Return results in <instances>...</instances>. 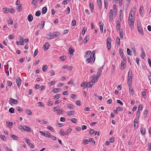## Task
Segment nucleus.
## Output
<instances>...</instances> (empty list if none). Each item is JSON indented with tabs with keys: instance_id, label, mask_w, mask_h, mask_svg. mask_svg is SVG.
I'll list each match as a JSON object with an SVG mask.
<instances>
[{
	"instance_id": "1",
	"label": "nucleus",
	"mask_w": 151,
	"mask_h": 151,
	"mask_svg": "<svg viewBox=\"0 0 151 151\" xmlns=\"http://www.w3.org/2000/svg\"><path fill=\"white\" fill-rule=\"evenodd\" d=\"M95 52L93 51L90 55V58H87L86 59V62L88 63H91L92 61L93 63L95 59Z\"/></svg>"
},
{
	"instance_id": "2",
	"label": "nucleus",
	"mask_w": 151,
	"mask_h": 151,
	"mask_svg": "<svg viewBox=\"0 0 151 151\" xmlns=\"http://www.w3.org/2000/svg\"><path fill=\"white\" fill-rule=\"evenodd\" d=\"M132 71L129 70L128 72L127 78V84H132Z\"/></svg>"
},
{
	"instance_id": "3",
	"label": "nucleus",
	"mask_w": 151,
	"mask_h": 151,
	"mask_svg": "<svg viewBox=\"0 0 151 151\" xmlns=\"http://www.w3.org/2000/svg\"><path fill=\"white\" fill-rule=\"evenodd\" d=\"M134 19L131 18L130 19H129V25L131 29H133L134 28Z\"/></svg>"
},
{
	"instance_id": "4",
	"label": "nucleus",
	"mask_w": 151,
	"mask_h": 151,
	"mask_svg": "<svg viewBox=\"0 0 151 151\" xmlns=\"http://www.w3.org/2000/svg\"><path fill=\"white\" fill-rule=\"evenodd\" d=\"M107 46L108 50H109L111 47V40L109 37H108L107 39Z\"/></svg>"
},
{
	"instance_id": "5",
	"label": "nucleus",
	"mask_w": 151,
	"mask_h": 151,
	"mask_svg": "<svg viewBox=\"0 0 151 151\" xmlns=\"http://www.w3.org/2000/svg\"><path fill=\"white\" fill-rule=\"evenodd\" d=\"M135 11H132V9L130 12L129 14V19H130L131 18L132 19H134V16L135 15Z\"/></svg>"
},
{
	"instance_id": "6",
	"label": "nucleus",
	"mask_w": 151,
	"mask_h": 151,
	"mask_svg": "<svg viewBox=\"0 0 151 151\" xmlns=\"http://www.w3.org/2000/svg\"><path fill=\"white\" fill-rule=\"evenodd\" d=\"M9 103L10 104H11L12 103H13L14 104H17L18 103V102L17 100L12 98H10L9 101Z\"/></svg>"
},
{
	"instance_id": "7",
	"label": "nucleus",
	"mask_w": 151,
	"mask_h": 151,
	"mask_svg": "<svg viewBox=\"0 0 151 151\" xmlns=\"http://www.w3.org/2000/svg\"><path fill=\"white\" fill-rule=\"evenodd\" d=\"M39 132L42 135L45 136L49 138L50 137V134L48 132H44L42 131H40Z\"/></svg>"
},
{
	"instance_id": "8",
	"label": "nucleus",
	"mask_w": 151,
	"mask_h": 151,
	"mask_svg": "<svg viewBox=\"0 0 151 151\" xmlns=\"http://www.w3.org/2000/svg\"><path fill=\"white\" fill-rule=\"evenodd\" d=\"M109 18L110 21H112L113 19V11L112 9L110 10L109 13Z\"/></svg>"
},
{
	"instance_id": "9",
	"label": "nucleus",
	"mask_w": 151,
	"mask_h": 151,
	"mask_svg": "<svg viewBox=\"0 0 151 151\" xmlns=\"http://www.w3.org/2000/svg\"><path fill=\"white\" fill-rule=\"evenodd\" d=\"M91 78L92 79V80L95 82L98 81L99 77L96 75H93L91 76Z\"/></svg>"
},
{
	"instance_id": "10",
	"label": "nucleus",
	"mask_w": 151,
	"mask_h": 151,
	"mask_svg": "<svg viewBox=\"0 0 151 151\" xmlns=\"http://www.w3.org/2000/svg\"><path fill=\"white\" fill-rule=\"evenodd\" d=\"M23 127H24V132L26 131L28 132H30L32 131L31 129L29 127L26 126H24Z\"/></svg>"
},
{
	"instance_id": "11",
	"label": "nucleus",
	"mask_w": 151,
	"mask_h": 151,
	"mask_svg": "<svg viewBox=\"0 0 151 151\" xmlns=\"http://www.w3.org/2000/svg\"><path fill=\"white\" fill-rule=\"evenodd\" d=\"M129 87V92L130 93L131 95H132L134 94V91L133 90V88H132L131 85L132 84H130V85L129 84H127Z\"/></svg>"
},
{
	"instance_id": "12",
	"label": "nucleus",
	"mask_w": 151,
	"mask_h": 151,
	"mask_svg": "<svg viewBox=\"0 0 151 151\" xmlns=\"http://www.w3.org/2000/svg\"><path fill=\"white\" fill-rule=\"evenodd\" d=\"M52 34L53 36V38L57 37L60 35V33L58 32H54L53 33H52Z\"/></svg>"
},
{
	"instance_id": "13",
	"label": "nucleus",
	"mask_w": 151,
	"mask_h": 151,
	"mask_svg": "<svg viewBox=\"0 0 151 151\" xmlns=\"http://www.w3.org/2000/svg\"><path fill=\"white\" fill-rule=\"evenodd\" d=\"M126 66V62L125 61H122L121 65V70H123Z\"/></svg>"
},
{
	"instance_id": "14",
	"label": "nucleus",
	"mask_w": 151,
	"mask_h": 151,
	"mask_svg": "<svg viewBox=\"0 0 151 151\" xmlns=\"http://www.w3.org/2000/svg\"><path fill=\"white\" fill-rule=\"evenodd\" d=\"M103 66H102L97 71V75L98 76H100L102 73V70L103 69Z\"/></svg>"
},
{
	"instance_id": "15",
	"label": "nucleus",
	"mask_w": 151,
	"mask_h": 151,
	"mask_svg": "<svg viewBox=\"0 0 151 151\" xmlns=\"http://www.w3.org/2000/svg\"><path fill=\"white\" fill-rule=\"evenodd\" d=\"M139 13L141 15V16L143 17V12H144V8L142 6H140V7L139 10Z\"/></svg>"
},
{
	"instance_id": "16",
	"label": "nucleus",
	"mask_w": 151,
	"mask_h": 151,
	"mask_svg": "<svg viewBox=\"0 0 151 151\" xmlns=\"http://www.w3.org/2000/svg\"><path fill=\"white\" fill-rule=\"evenodd\" d=\"M16 83L18 87H19L21 83V81L20 78H18L17 79Z\"/></svg>"
},
{
	"instance_id": "17",
	"label": "nucleus",
	"mask_w": 151,
	"mask_h": 151,
	"mask_svg": "<svg viewBox=\"0 0 151 151\" xmlns=\"http://www.w3.org/2000/svg\"><path fill=\"white\" fill-rule=\"evenodd\" d=\"M50 45L49 44L47 43H45L44 45V50L45 51L47 50L49 47Z\"/></svg>"
},
{
	"instance_id": "18",
	"label": "nucleus",
	"mask_w": 151,
	"mask_h": 151,
	"mask_svg": "<svg viewBox=\"0 0 151 151\" xmlns=\"http://www.w3.org/2000/svg\"><path fill=\"white\" fill-rule=\"evenodd\" d=\"M89 6L91 8V12H93V2L92 1L90 2L89 3Z\"/></svg>"
},
{
	"instance_id": "19",
	"label": "nucleus",
	"mask_w": 151,
	"mask_h": 151,
	"mask_svg": "<svg viewBox=\"0 0 151 151\" xmlns=\"http://www.w3.org/2000/svg\"><path fill=\"white\" fill-rule=\"evenodd\" d=\"M27 19L28 21L30 22L32 21L33 19V17L32 14L29 15L27 17Z\"/></svg>"
},
{
	"instance_id": "20",
	"label": "nucleus",
	"mask_w": 151,
	"mask_h": 151,
	"mask_svg": "<svg viewBox=\"0 0 151 151\" xmlns=\"http://www.w3.org/2000/svg\"><path fill=\"white\" fill-rule=\"evenodd\" d=\"M74 51V50L72 47H70L69 50V53L70 55H73V52Z\"/></svg>"
},
{
	"instance_id": "21",
	"label": "nucleus",
	"mask_w": 151,
	"mask_h": 151,
	"mask_svg": "<svg viewBox=\"0 0 151 151\" xmlns=\"http://www.w3.org/2000/svg\"><path fill=\"white\" fill-rule=\"evenodd\" d=\"M47 38L48 39H51L53 38L52 33H50L49 34L47 35Z\"/></svg>"
},
{
	"instance_id": "22",
	"label": "nucleus",
	"mask_w": 151,
	"mask_h": 151,
	"mask_svg": "<svg viewBox=\"0 0 151 151\" xmlns=\"http://www.w3.org/2000/svg\"><path fill=\"white\" fill-rule=\"evenodd\" d=\"M95 83V82L92 80H91V81L89 82L88 83V86H89V87H91L92 86V85H93Z\"/></svg>"
},
{
	"instance_id": "23",
	"label": "nucleus",
	"mask_w": 151,
	"mask_h": 151,
	"mask_svg": "<svg viewBox=\"0 0 151 151\" xmlns=\"http://www.w3.org/2000/svg\"><path fill=\"white\" fill-rule=\"evenodd\" d=\"M120 22L118 20L116 21V29L119 30H120Z\"/></svg>"
},
{
	"instance_id": "24",
	"label": "nucleus",
	"mask_w": 151,
	"mask_h": 151,
	"mask_svg": "<svg viewBox=\"0 0 151 151\" xmlns=\"http://www.w3.org/2000/svg\"><path fill=\"white\" fill-rule=\"evenodd\" d=\"M137 27L138 31L141 35H142L143 34V32L142 27L140 26H138Z\"/></svg>"
},
{
	"instance_id": "25",
	"label": "nucleus",
	"mask_w": 151,
	"mask_h": 151,
	"mask_svg": "<svg viewBox=\"0 0 151 151\" xmlns=\"http://www.w3.org/2000/svg\"><path fill=\"white\" fill-rule=\"evenodd\" d=\"M140 131L142 135H144L145 134V129L144 128H141L140 129Z\"/></svg>"
},
{
	"instance_id": "26",
	"label": "nucleus",
	"mask_w": 151,
	"mask_h": 151,
	"mask_svg": "<svg viewBox=\"0 0 151 151\" xmlns=\"http://www.w3.org/2000/svg\"><path fill=\"white\" fill-rule=\"evenodd\" d=\"M72 130V129L71 128H69L65 132V135H68V134L70 133L71 131Z\"/></svg>"
},
{
	"instance_id": "27",
	"label": "nucleus",
	"mask_w": 151,
	"mask_h": 151,
	"mask_svg": "<svg viewBox=\"0 0 151 151\" xmlns=\"http://www.w3.org/2000/svg\"><path fill=\"white\" fill-rule=\"evenodd\" d=\"M142 53H141V55H140L141 57L143 59H144V57L145 56V52H144V51H143V49H142Z\"/></svg>"
},
{
	"instance_id": "28",
	"label": "nucleus",
	"mask_w": 151,
	"mask_h": 151,
	"mask_svg": "<svg viewBox=\"0 0 151 151\" xmlns=\"http://www.w3.org/2000/svg\"><path fill=\"white\" fill-rule=\"evenodd\" d=\"M48 68L47 66V65H45L42 67V70L43 71L46 72Z\"/></svg>"
},
{
	"instance_id": "29",
	"label": "nucleus",
	"mask_w": 151,
	"mask_h": 151,
	"mask_svg": "<svg viewBox=\"0 0 151 151\" xmlns=\"http://www.w3.org/2000/svg\"><path fill=\"white\" fill-rule=\"evenodd\" d=\"M91 53V51H86L85 52V57L86 58L88 57L90 54Z\"/></svg>"
},
{
	"instance_id": "30",
	"label": "nucleus",
	"mask_w": 151,
	"mask_h": 151,
	"mask_svg": "<svg viewBox=\"0 0 151 151\" xmlns=\"http://www.w3.org/2000/svg\"><path fill=\"white\" fill-rule=\"evenodd\" d=\"M40 28L41 29H42L43 27H44L45 25V22L43 20H42L41 22V23L40 24Z\"/></svg>"
},
{
	"instance_id": "31",
	"label": "nucleus",
	"mask_w": 151,
	"mask_h": 151,
	"mask_svg": "<svg viewBox=\"0 0 151 151\" xmlns=\"http://www.w3.org/2000/svg\"><path fill=\"white\" fill-rule=\"evenodd\" d=\"M0 137L2 140L4 141H5L6 140V138L4 135H0Z\"/></svg>"
},
{
	"instance_id": "32",
	"label": "nucleus",
	"mask_w": 151,
	"mask_h": 151,
	"mask_svg": "<svg viewBox=\"0 0 151 151\" xmlns=\"http://www.w3.org/2000/svg\"><path fill=\"white\" fill-rule=\"evenodd\" d=\"M47 9L46 7H44L42 9V13L43 14L46 13L47 11Z\"/></svg>"
},
{
	"instance_id": "33",
	"label": "nucleus",
	"mask_w": 151,
	"mask_h": 151,
	"mask_svg": "<svg viewBox=\"0 0 151 151\" xmlns=\"http://www.w3.org/2000/svg\"><path fill=\"white\" fill-rule=\"evenodd\" d=\"M60 89L57 88H55L53 89L52 92L54 93H56L57 92H60Z\"/></svg>"
},
{
	"instance_id": "34",
	"label": "nucleus",
	"mask_w": 151,
	"mask_h": 151,
	"mask_svg": "<svg viewBox=\"0 0 151 151\" xmlns=\"http://www.w3.org/2000/svg\"><path fill=\"white\" fill-rule=\"evenodd\" d=\"M134 126L135 128H137L138 127V124L137 122V120L135 119L134 120Z\"/></svg>"
},
{
	"instance_id": "35",
	"label": "nucleus",
	"mask_w": 151,
	"mask_h": 151,
	"mask_svg": "<svg viewBox=\"0 0 151 151\" xmlns=\"http://www.w3.org/2000/svg\"><path fill=\"white\" fill-rule=\"evenodd\" d=\"M60 134L62 136H64L65 135V132L62 129H61L59 131Z\"/></svg>"
},
{
	"instance_id": "36",
	"label": "nucleus",
	"mask_w": 151,
	"mask_h": 151,
	"mask_svg": "<svg viewBox=\"0 0 151 151\" xmlns=\"http://www.w3.org/2000/svg\"><path fill=\"white\" fill-rule=\"evenodd\" d=\"M17 10L18 12H20L22 10V7L21 6V4H20L19 6H18L17 7Z\"/></svg>"
},
{
	"instance_id": "37",
	"label": "nucleus",
	"mask_w": 151,
	"mask_h": 151,
	"mask_svg": "<svg viewBox=\"0 0 151 151\" xmlns=\"http://www.w3.org/2000/svg\"><path fill=\"white\" fill-rule=\"evenodd\" d=\"M10 136L12 138L16 140H17L19 139V137L14 134H12Z\"/></svg>"
},
{
	"instance_id": "38",
	"label": "nucleus",
	"mask_w": 151,
	"mask_h": 151,
	"mask_svg": "<svg viewBox=\"0 0 151 151\" xmlns=\"http://www.w3.org/2000/svg\"><path fill=\"white\" fill-rule=\"evenodd\" d=\"M13 123L12 122H9L7 124V126L9 128H11L13 125Z\"/></svg>"
},
{
	"instance_id": "39",
	"label": "nucleus",
	"mask_w": 151,
	"mask_h": 151,
	"mask_svg": "<svg viewBox=\"0 0 151 151\" xmlns=\"http://www.w3.org/2000/svg\"><path fill=\"white\" fill-rule=\"evenodd\" d=\"M3 12L6 13H8L9 12V9H7L6 8H3Z\"/></svg>"
},
{
	"instance_id": "40",
	"label": "nucleus",
	"mask_w": 151,
	"mask_h": 151,
	"mask_svg": "<svg viewBox=\"0 0 151 151\" xmlns=\"http://www.w3.org/2000/svg\"><path fill=\"white\" fill-rule=\"evenodd\" d=\"M123 31L122 29H121L119 31V36L121 38H122L123 37Z\"/></svg>"
},
{
	"instance_id": "41",
	"label": "nucleus",
	"mask_w": 151,
	"mask_h": 151,
	"mask_svg": "<svg viewBox=\"0 0 151 151\" xmlns=\"http://www.w3.org/2000/svg\"><path fill=\"white\" fill-rule=\"evenodd\" d=\"M9 111L10 113L13 114L14 112V109L13 108H11L9 109Z\"/></svg>"
},
{
	"instance_id": "42",
	"label": "nucleus",
	"mask_w": 151,
	"mask_h": 151,
	"mask_svg": "<svg viewBox=\"0 0 151 151\" xmlns=\"http://www.w3.org/2000/svg\"><path fill=\"white\" fill-rule=\"evenodd\" d=\"M26 113L28 115H31L32 114V112L29 109H26Z\"/></svg>"
},
{
	"instance_id": "43",
	"label": "nucleus",
	"mask_w": 151,
	"mask_h": 151,
	"mask_svg": "<svg viewBox=\"0 0 151 151\" xmlns=\"http://www.w3.org/2000/svg\"><path fill=\"white\" fill-rule=\"evenodd\" d=\"M75 112L73 111H70L68 112V114L69 116H71L74 114Z\"/></svg>"
},
{
	"instance_id": "44",
	"label": "nucleus",
	"mask_w": 151,
	"mask_h": 151,
	"mask_svg": "<svg viewBox=\"0 0 151 151\" xmlns=\"http://www.w3.org/2000/svg\"><path fill=\"white\" fill-rule=\"evenodd\" d=\"M101 22H100V24ZM103 24H100V29L101 30V33L103 32Z\"/></svg>"
},
{
	"instance_id": "45",
	"label": "nucleus",
	"mask_w": 151,
	"mask_h": 151,
	"mask_svg": "<svg viewBox=\"0 0 151 151\" xmlns=\"http://www.w3.org/2000/svg\"><path fill=\"white\" fill-rule=\"evenodd\" d=\"M41 14V12L40 11L38 10L35 13V15L39 17Z\"/></svg>"
},
{
	"instance_id": "46",
	"label": "nucleus",
	"mask_w": 151,
	"mask_h": 151,
	"mask_svg": "<svg viewBox=\"0 0 151 151\" xmlns=\"http://www.w3.org/2000/svg\"><path fill=\"white\" fill-rule=\"evenodd\" d=\"M47 128L50 130L51 131H52V132H54V129H53V127H50V126H47Z\"/></svg>"
},
{
	"instance_id": "47",
	"label": "nucleus",
	"mask_w": 151,
	"mask_h": 151,
	"mask_svg": "<svg viewBox=\"0 0 151 151\" xmlns=\"http://www.w3.org/2000/svg\"><path fill=\"white\" fill-rule=\"evenodd\" d=\"M18 128L21 131L24 132V127H23V126H19L18 127Z\"/></svg>"
},
{
	"instance_id": "48",
	"label": "nucleus",
	"mask_w": 151,
	"mask_h": 151,
	"mask_svg": "<svg viewBox=\"0 0 151 151\" xmlns=\"http://www.w3.org/2000/svg\"><path fill=\"white\" fill-rule=\"evenodd\" d=\"M14 35H9L8 38L9 40L13 39L14 38Z\"/></svg>"
},
{
	"instance_id": "49",
	"label": "nucleus",
	"mask_w": 151,
	"mask_h": 151,
	"mask_svg": "<svg viewBox=\"0 0 151 151\" xmlns=\"http://www.w3.org/2000/svg\"><path fill=\"white\" fill-rule=\"evenodd\" d=\"M116 42L118 45H120V39L118 37L116 38Z\"/></svg>"
},
{
	"instance_id": "50",
	"label": "nucleus",
	"mask_w": 151,
	"mask_h": 151,
	"mask_svg": "<svg viewBox=\"0 0 151 151\" xmlns=\"http://www.w3.org/2000/svg\"><path fill=\"white\" fill-rule=\"evenodd\" d=\"M83 142L84 145H86L88 143V140L87 139H84L83 140Z\"/></svg>"
},
{
	"instance_id": "51",
	"label": "nucleus",
	"mask_w": 151,
	"mask_h": 151,
	"mask_svg": "<svg viewBox=\"0 0 151 151\" xmlns=\"http://www.w3.org/2000/svg\"><path fill=\"white\" fill-rule=\"evenodd\" d=\"M67 107L69 109H73L74 107L73 106V105L70 104H68L67 105Z\"/></svg>"
},
{
	"instance_id": "52",
	"label": "nucleus",
	"mask_w": 151,
	"mask_h": 151,
	"mask_svg": "<svg viewBox=\"0 0 151 151\" xmlns=\"http://www.w3.org/2000/svg\"><path fill=\"white\" fill-rule=\"evenodd\" d=\"M123 51L122 49H120L119 51V54L120 55L122 56V57H123Z\"/></svg>"
},
{
	"instance_id": "53",
	"label": "nucleus",
	"mask_w": 151,
	"mask_h": 151,
	"mask_svg": "<svg viewBox=\"0 0 151 151\" xmlns=\"http://www.w3.org/2000/svg\"><path fill=\"white\" fill-rule=\"evenodd\" d=\"M104 6L107 9V8L106 7L108 5V2L107 0H104Z\"/></svg>"
},
{
	"instance_id": "54",
	"label": "nucleus",
	"mask_w": 151,
	"mask_h": 151,
	"mask_svg": "<svg viewBox=\"0 0 151 151\" xmlns=\"http://www.w3.org/2000/svg\"><path fill=\"white\" fill-rule=\"evenodd\" d=\"M9 12L12 13H14L15 12V10L14 9L11 8L10 9H9Z\"/></svg>"
},
{
	"instance_id": "55",
	"label": "nucleus",
	"mask_w": 151,
	"mask_h": 151,
	"mask_svg": "<svg viewBox=\"0 0 151 151\" xmlns=\"http://www.w3.org/2000/svg\"><path fill=\"white\" fill-rule=\"evenodd\" d=\"M94 132L93 129H90L89 132V133L91 134H93L94 133Z\"/></svg>"
},
{
	"instance_id": "56",
	"label": "nucleus",
	"mask_w": 151,
	"mask_h": 151,
	"mask_svg": "<svg viewBox=\"0 0 151 151\" xmlns=\"http://www.w3.org/2000/svg\"><path fill=\"white\" fill-rule=\"evenodd\" d=\"M76 21L75 20H73L71 23V25L73 26H74L76 25Z\"/></svg>"
},
{
	"instance_id": "57",
	"label": "nucleus",
	"mask_w": 151,
	"mask_h": 151,
	"mask_svg": "<svg viewBox=\"0 0 151 151\" xmlns=\"http://www.w3.org/2000/svg\"><path fill=\"white\" fill-rule=\"evenodd\" d=\"M38 52V50L37 49H36L34 52V57H35L37 55Z\"/></svg>"
},
{
	"instance_id": "58",
	"label": "nucleus",
	"mask_w": 151,
	"mask_h": 151,
	"mask_svg": "<svg viewBox=\"0 0 151 151\" xmlns=\"http://www.w3.org/2000/svg\"><path fill=\"white\" fill-rule=\"evenodd\" d=\"M113 9H114V12H116L117 11L116 6L115 4H114L113 5Z\"/></svg>"
},
{
	"instance_id": "59",
	"label": "nucleus",
	"mask_w": 151,
	"mask_h": 151,
	"mask_svg": "<svg viewBox=\"0 0 151 151\" xmlns=\"http://www.w3.org/2000/svg\"><path fill=\"white\" fill-rule=\"evenodd\" d=\"M89 142H93V144H94L95 143V142L93 140V138H90L89 139Z\"/></svg>"
},
{
	"instance_id": "60",
	"label": "nucleus",
	"mask_w": 151,
	"mask_h": 151,
	"mask_svg": "<svg viewBox=\"0 0 151 151\" xmlns=\"http://www.w3.org/2000/svg\"><path fill=\"white\" fill-rule=\"evenodd\" d=\"M87 37H88L87 36H86V38H85L83 42L84 43V44H85L87 42V41H88L87 39H88V40L89 39V38H87Z\"/></svg>"
},
{
	"instance_id": "61",
	"label": "nucleus",
	"mask_w": 151,
	"mask_h": 151,
	"mask_svg": "<svg viewBox=\"0 0 151 151\" xmlns=\"http://www.w3.org/2000/svg\"><path fill=\"white\" fill-rule=\"evenodd\" d=\"M147 114H148V111L147 110H146L144 111V115L145 117H146V116L147 115Z\"/></svg>"
},
{
	"instance_id": "62",
	"label": "nucleus",
	"mask_w": 151,
	"mask_h": 151,
	"mask_svg": "<svg viewBox=\"0 0 151 151\" xmlns=\"http://www.w3.org/2000/svg\"><path fill=\"white\" fill-rule=\"evenodd\" d=\"M16 109L18 111H23V109H22L18 107H16Z\"/></svg>"
},
{
	"instance_id": "63",
	"label": "nucleus",
	"mask_w": 151,
	"mask_h": 151,
	"mask_svg": "<svg viewBox=\"0 0 151 151\" xmlns=\"http://www.w3.org/2000/svg\"><path fill=\"white\" fill-rule=\"evenodd\" d=\"M76 104L77 105L80 106L81 104V102L79 100H77L76 101Z\"/></svg>"
},
{
	"instance_id": "64",
	"label": "nucleus",
	"mask_w": 151,
	"mask_h": 151,
	"mask_svg": "<svg viewBox=\"0 0 151 151\" xmlns=\"http://www.w3.org/2000/svg\"><path fill=\"white\" fill-rule=\"evenodd\" d=\"M116 109L118 111H122L123 109L122 107L120 108L119 107H117L116 108Z\"/></svg>"
}]
</instances>
